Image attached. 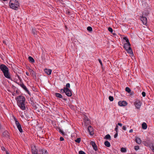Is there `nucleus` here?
<instances>
[{
  "mask_svg": "<svg viewBox=\"0 0 154 154\" xmlns=\"http://www.w3.org/2000/svg\"><path fill=\"white\" fill-rule=\"evenodd\" d=\"M17 103L18 106L22 110L26 109L25 105V99L24 97L23 96L20 95L16 97Z\"/></svg>",
  "mask_w": 154,
  "mask_h": 154,
  "instance_id": "nucleus-1",
  "label": "nucleus"
},
{
  "mask_svg": "<svg viewBox=\"0 0 154 154\" xmlns=\"http://www.w3.org/2000/svg\"><path fill=\"white\" fill-rule=\"evenodd\" d=\"M0 69L4 73L5 76L8 79H10V75L9 73L8 68L5 65L2 64L0 66Z\"/></svg>",
  "mask_w": 154,
  "mask_h": 154,
  "instance_id": "nucleus-2",
  "label": "nucleus"
},
{
  "mask_svg": "<svg viewBox=\"0 0 154 154\" xmlns=\"http://www.w3.org/2000/svg\"><path fill=\"white\" fill-rule=\"evenodd\" d=\"M9 5L11 8L15 10H17L19 7V3L17 0H11Z\"/></svg>",
  "mask_w": 154,
  "mask_h": 154,
  "instance_id": "nucleus-3",
  "label": "nucleus"
},
{
  "mask_svg": "<svg viewBox=\"0 0 154 154\" xmlns=\"http://www.w3.org/2000/svg\"><path fill=\"white\" fill-rule=\"evenodd\" d=\"M16 83L18 84V85H20L27 93H28V94L29 95L30 94L29 91L23 82H20V83H17L16 82Z\"/></svg>",
  "mask_w": 154,
  "mask_h": 154,
  "instance_id": "nucleus-4",
  "label": "nucleus"
},
{
  "mask_svg": "<svg viewBox=\"0 0 154 154\" xmlns=\"http://www.w3.org/2000/svg\"><path fill=\"white\" fill-rule=\"evenodd\" d=\"M65 93L68 97H71L72 95V93L71 90L69 89H66Z\"/></svg>",
  "mask_w": 154,
  "mask_h": 154,
  "instance_id": "nucleus-5",
  "label": "nucleus"
},
{
  "mask_svg": "<svg viewBox=\"0 0 154 154\" xmlns=\"http://www.w3.org/2000/svg\"><path fill=\"white\" fill-rule=\"evenodd\" d=\"M134 104L137 109H139L140 107L141 103L140 101L137 100L135 102Z\"/></svg>",
  "mask_w": 154,
  "mask_h": 154,
  "instance_id": "nucleus-6",
  "label": "nucleus"
},
{
  "mask_svg": "<svg viewBox=\"0 0 154 154\" xmlns=\"http://www.w3.org/2000/svg\"><path fill=\"white\" fill-rule=\"evenodd\" d=\"M140 20L142 21L143 24L146 25L147 23V19L146 17H144L143 15L141 17Z\"/></svg>",
  "mask_w": 154,
  "mask_h": 154,
  "instance_id": "nucleus-7",
  "label": "nucleus"
},
{
  "mask_svg": "<svg viewBox=\"0 0 154 154\" xmlns=\"http://www.w3.org/2000/svg\"><path fill=\"white\" fill-rule=\"evenodd\" d=\"M127 103L125 101H120L118 102V104L120 106H125L127 105Z\"/></svg>",
  "mask_w": 154,
  "mask_h": 154,
  "instance_id": "nucleus-8",
  "label": "nucleus"
},
{
  "mask_svg": "<svg viewBox=\"0 0 154 154\" xmlns=\"http://www.w3.org/2000/svg\"><path fill=\"white\" fill-rule=\"evenodd\" d=\"M38 154H48L47 150L44 149L39 150Z\"/></svg>",
  "mask_w": 154,
  "mask_h": 154,
  "instance_id": "nucleus-9",
  "label": "nucleus"
},
{
  "mask_svg": "<svg viewBox=\"0 0 154 154\" xmlns=\"http://www.w3.org/2000/svg\"><path fill=\"white\" fill-rule=\"evenodd\" d=\"M88 129L90 135H92L93 134V128L91 126L88 127Z\"/></svg>",
  "mask_w": 154,
  "mask_h": 154,
  "instance_id": "nucleus-10",
  "label": "nucleus"
},
{
  "mask_svg": "<svg viewBox=\"0 0 154 154\" xmlns=\"http://www.w3.org/2000/svg\"><path fill=\"white\" fill-rule=\"evenodd\" d=\"M91 143L95 151H97V146L95 142L93 141H91Z\"/></svg>",
  "mask_w": 154,
  "mask_h": 154,
  "instance_id": "nucleus-11",
  "label": "nucleus"
},
{
  "mask_svg": "<svg viewBox=\"0 0 154 154\" xmlns=\"http://www.w3.org/2000/svg\"><path fill=\"white\" fill-rule=\"evenodd\" d=\"M38 152L37 149L35 147L32 149V154H38Z\"/></svg>",
  "mask_w": 154,
  "mask_h": 154,
  "instance_id": "nucleus-12",
  "label": "nucleus"
},
{
  "mask_svg": "<svg viewBox=\"0 0 154 154\" xmlns=\"http://www.w3.org/2000/svg\"><path fill=\"white\" fill-rule=\"evenodd\" d=\"M126 51H127V52L131 54V56L133 55V53L130 47H129L127 49V50H126Z\"/></svg>",
  "mask_w": 154,
  "mask_h": 154,
  "instance_id": "nucleus-13",
  "label": "nucleus"
},
{
  "mask_svg": "<svg viewBox=\"0 0 154 154\" xmlns=\"http://www.w3.org/2000/svg\"><path fill=\"white\" fill-rule=\"evenodd\" d=\"M9 134H10L7 131H4L3 133V136L4 137H7V138L9 137Z\"/></svg>",
  "mask_w": 154,
  "mask_h": 154,
  "instance_id": "nucleus-14",
  "label": "nucleus"
},
{
  "mask_svg": "<svg viewBox=\"0 0 154 154\" xmlns=\"http://www.w3.org/2000/svg\"><path fill=\"white\" fill-rule=\"evenodd\" d=\"M130 45H131L130 43H126L124 44V48L126 50L129 47H130Z\"/></svg>",
  "mask_w": 154,
  "mask_h": 154,
  "instance_id": "nucleus-15",
  "label": "nucleus"
},
{
  "mask_svg": "<svg viewBox=\"0 0 154 154\" xmlns=\"http://www.w3.org/2000/svg\"><path fill=\"white\" fill-rule=\"evenodd\" d=\"M135 141L137 143L140 144L141 143L142 141L138 137H136L135 139Z\"/></svg>",
  "mask_w": 154,
  "mask_h": 154,
  "instance_id": "nucleus-16",
  "label": "nucleus"
},
{
  "mask_svg": "<svg viewBox=\"0 0 154 154\" xmlns=\"http://www.w3.org/2000/svg\"><path fill=\"white\" fill-rule=\"evenodd\" d=\"M44 71L45 73L48 75H50L51 73L52 70L50 69H45Z\"/></svg>",
  "mask_w": 154,
  "mask_h": 154,
  "instance_id": "nucleus-17",
  "label": "nucleus"
},
{
  "mask_svg": "<svg viewBox=\"0 0 154 154\" xmlns=\"http://www.w3.org/2000/svg\"><path fill=\"white\" fill-rule=\"evenodd\" d=\"M142 128L143 129H146L147 128V125L146 123H143L142 124Z\"/></svg>",
  "mask_w": 154,
  "mask_h": 154,
  "instance_id": "nucleus-18",
  "label": "nucleus"
},
{
  "mask_svg": "<svg viewBox=\"0 0 154 154\" xmlns=\"http://www.w3.org/2000/svg\"><path fill=\"white\" fill-rule=\"evenodd\" d=\"M55 95L57 97H58L60 98H63L62 96L59 93H56L55 94Z\"/></svg>",
  "mask_w": 154,
  "mask_h": 154,
  "instance_id": "nucleus-19",
  "label": "nucleus"
},
{
  "mask_svg": "<svg viewBox=\"0 0 154 154\" xmlns=\"http://www.w3.org/2000/svg\"><path fill=\"white\" fill-rule=\"evenodd\" d=\"M105 145L107 147H109L110 146V144L109 142L108 141H106L104 142Z\"/></svg>",
  "mask_w": 154,
  "mask_h": 154,
  "instance_id": "nucleus-20",
  "label": "nucleus"
},
{
  "mask_svg": "<svg viewBox=\"0 0 154 154\" xmlns=\"http://www.w3.org/2000/svg\"><path fill=\"white\" fill-rule=\"evenodd\" d=\"M28 59L29 61L31 62L32 63H33L35 62V60L31 56H29L28 57Z\"/></svg>",
  "mask_w": 154,
  "mask_h": 154,
  "instance_id": "nucleus-21",
  "label": "nucleus"
},
{
  "mask_svg": "<svg viewBox=\"0 0 154 154\" xmlns=\"http://www.w3.org/2000/svg\"><path fill=\"white\" fill-rule=\"evenodd\" d=\"M149 14V13L148 12V11H145L143 12V15L144 17H146Z\"/></svg>",
  "mask_w": 154,
  "mask_h": 154,
  "instance_id": "nucleus-22",
  "label": "nucleus"
},
{
  "mask_svg": "<svg viewBox=\"0 0 154 154\" xmlns=\"http://www.w3.org/2000/svg\"><path fill=\"white\" fill-rule=\"evenodd\" d=\"M104 138L106 139H108V140H111V137H110V135L109 134H108L106 135L105 136V137H104Z\"/></svg>",
  "mask_w": 154,
  "mask_h": 154,
  "instance_id": "nucleus-23",
  "label": "nucleus"
},
{
  "mask_svg": "<svg viewBox=\"0 0 154 154\" xmlns=\"http://www.w3.org/2000/svg\"><path fill=\"white\" fill-rule=\"evenodd\" d=\"M14 120H15V124H16V125L17 127L18 126H19L20 125V124L19 123V122L17 121V119L15 118H14Z\"/></svg>",
  "mask_w": 154,
  "mask_h": 154,
  "instance_id": "nucleus-24",
  "label": "nucleus"
},
{
  "mask_svg": "<svg viewBox=\"0 0 154 154\" xmlns=\"http://www.w3.org/2000/svg\"><path fill=\"white\" fill-rule=\"evenodd\" d=\"M17 127L20 132L21 133L23 132V130L22 129L21 125H20L19 126H18Z\"/></svg>",
  "mask_w": 154,
  "mask_h": 154,
  "instance_id": "nucleus-25",
  "label": "nucleus"
},
{
  "mask_svg": "<svg viewBox=\"0 0 154 154\" xmlns=\"http://www.w3.org/2000/svg\"><path fill=\"white\" fill-rule=\"evenodd\" d=\"M84 122L88 124L89 123V121L87 118H85L84 119Z\"/></svg>",
  "mask_w": 154,
  "mask_h": 154,
  "instance_id": "nucleus-26",
  "label": "nucleus"
},
{
  "mask_svg": "<svg viewBox=\"0 0 154 154\" xmlns=\"http://www.w3.org/2000/svg\"><path fill=\"white\" fill-rule=\"evenodd\" d=\"M125 91L128 93H130V92L131 91L130 89L128 87L126 88Z\"/></svg>",
  "mask_w": 154,
  "mask_h": 154,
  "instance_id": "nucleus-27",
  "label": "nucleus"
},
{
  "mask_svg": "<svg viewBox=\"0 0 154 154\" xmlns=\"http://www.w3.org/2000/svg\"><path fill=\"white\" fill-rule=\"evenodd\" d=\"M121 151L122 152H125L126 151V149L125 148L122 147L121 149Z\"/></svg>",
  "mask_w": 154,
  "mask_h": 154,
  "instance_id": "nucleus-28",
  "label": "nucleus"
},
{
  "mask_svg": "<svg viewBox=\"0 0 154 154\" xmlns=\"http://www.w3.org/2000/svg\"><path fill=\"white\" fill-rule=\"evenodd\" d=\"M150 148L153 152H154V146L152 143L150 146Z\"/></svg>",
  "mask_w": 154,
  "mask_h": 154,
  "instance_id": "nucleus-29",
  "label": "nucleus"
},
{
  "mask_svg": "<svg viewBox=\"0 0 154 154\" xmlns=\"http://www.w3.org/2000/svg\"><path fill=\"white\" fill-rule=\"evenodd\" d=\"M70 87V85L69 83H68L66 84V87H64L65 88V89H69V88Z\"/></svg>",
  "mask_w": 154,
  "mask_h": 154,
  "instance_id": "nucleus-30",
  "label": "nucleus"
},
{
  "mask_svg": "<svg viewBox=\"0 0 154 154\" xmlns=\"http://www.w3.org/2000/svg\"><path fill=\"white\" fill-rule=\"evenodd\" d=\"M87 29L88 31L91 32L92 31V28L91 26H88L87 28Z\"/></svg>",
  "mask_w": 154,
  "mask_h": 154,
  "instance_id": "nucleus-31",
  "label": "nucleus"
},
{
  "mask_svg": "<svg viewBox=\"0 0 154 154\" xmlns=\"http://www.w3.org/2000/svg\"><path fill=\"white\" fill-rule=\"evenodd\" d=\"M109 99L111 101H112L114 100L113 97L111 96H109Z\"/></svg>",
  "mask_w": 154,
  "mask_h": 154,
  "instance_id": "nucleus-32",
  "label": "nucleus"
},
{
  "mask_svg": "<svg viewBox=\"0 0 154 154\" xmlns=\"http://www.w3.org/2000/svg\"><path fill=\"white\" fill-rule=\"evenodd\" d=\"M80 141H81V139L80 138H77L75 140V141L77 143H79L80 142Z\"/></svg>",
  "mask_w": 154,
  "mask_h": 154,
  "instance_id": "nucleus-33",
  "label": "nucleus"
},
{
  "mask_svg": "<svg viewBox=\"0 0 154 154\" xmlns=\"http://www.w3.org/2000/svg\"><path fill=\"white\" fill-rule=\"evenodd\" d=\"M123 39L125 40L127 43H130L128 39L126 37H124L123 38Z\"/></svg>",
  "mask_w": 154,
  "mask_h": 154,
  "instance_id": "nucleus-34",
  "label": "nucleus"
},
{
  "mask_svg": "<svg viewBox=\"0 0 154 154\" xmlns=\"http://www.w3.org/2000/svg\"><path fill=\"white\" fill-rule=\"evenodd\" d=\"M66 89H65V88L64 87L63 89H62L60 90V91L62 93H65V90Z\"/></svg>",
  "mask_w": 154,
  "mask_h": 154,
  "instance_id": "nucleus-35",
  "label": "nucleus"
},
{
  "mask_svg": "<svg viewBox=\"0 0 154 154\" xmlns=\"http://www.w3.org/2000/svg\"><path fill=\"white\" fill-rule=\"evenodd\" d=\"M58 130H59V131L60 133H61V134H62L63 135H64V133L63 131L62 130H61L60 128H59Z\"/></svg>",
  "mask_w": 154,
  "mask_h": 154,
  "instance_id": "nucleus-36",
  "label": "nucleus"
},
{
  "mask_svg": "<svg viewBox=\"0 0 154 154\" xmlns=\"http://www.w3.org/2000/svg\"><path fill=\"white\" fill-rule=\"evenodd\" d=\"M108 30L109 32H113V29L111 27H109L108 28Z\"/></svg>",
  "mask_w": 154,
  "mask_h": 154,
  "instance_id": "nucleus-37",
  "label": "nucleus"
},
{
  "mask_svg": "<svg viewBox=\"0 0 154 154\" xmlns=\"http://www.w3.org/2000/svg\"><path fill=\"white\" fill-rule=\"evenodd\" d=\"M118 125H116V128L115 129V131H116V133H118Z\"/></svg>",
  "mask_w": 154,
  "mask_h": 154,
  "instance_id": "nucleus-38",
  "label": "nucleus"
},
{
  "mask_svg": "<svg viewBox=\"0 0 154 154\" xmlns=\"http://www.w3.org/2000/svg\"><path fill=\"white\" fill-rule=\"evenodd\" d=\"M79 154H86V153L82 151H80L79 152Z\"/></svg>",
  "mask_w": 154,
  "mask_h": 154,
  "instance_id": "nucleus-39",
  "label": "nucleus"
},
{
  "mask_svg": "<svg viewBox=\"0 0 154 154\" xmlns=\"http://www.w3.org/2000/svg\"><path fill=\"white\" fill-rule=\"evenodd\" d=\"M32 32L34 35H35L36 33V30L35 29H32Z\"/></svg>",
  "mask_w": 154,
  "mask_h": 154,
  "instance_id": "nucleus-40",
  "label": "nucleus"
},
{
  "mask_svg": "<svg viewBox=\"0 0 154 154\" xmlns=\"http://www.w3.org/2000/svg\"><path fill=\"white\" fill-rule=\"evenodd\" d=\"M139 149V146H134V149L137 150Z\"/></svg>",
  "mask_w": 154,
  "mask_h": 154,
  "instance_id": "nucleus-41",
  "label": "nucleus"
},
{
  "mask_svg": "<svg viewBox=\"0 0 154 154\" xmlns=\"http://www.w3.org/2000/svg\"><path fill=\"white\" fill-rule=\"evenodd\" d=\"M142 94L143 97H144L146 96V93L144 92H143L142 93Z\"/></svg>",
  "mask_w": 154,
  "mask_h": 154,
  "instance_id": "nucleus-42",
  "label": "nucleus"
},
{
  "mask_svg": "<svg viewBox=\"0 0 154 154\" xmlns=\"http://www.w3.org/2000/svg\"><path fill=\"white\" fill-rule=\"evenodd\" d=\"M64 140V138L62 137H60V140L61 141H63Z\"/></svg>",
  "mask_w": 154,
  "mask_h": 154,
  "instance_id": "nucleus-43",
  "label": "nucleus"
},
{
  "mask_svg": "<svg viewBox=\"0 0 154 154\" xmlns=\"http://www.w3.org/2000/svg\"><path fill=\"white\" fill-rule=\"evenodd\" d=\"M98 61H99V62L100 63V65L101 66H102V61H101V60H100V59H98Z\"/></svg>",
  "mask_w": 154,
  "mask_h": 154,
  "instance_id": "nucleus-44",
  "label": "nucleus"
},
{
  "mask_svg": "<svg viewBox=\"0 0 154 154\" xmlns=\"http://www.w3.org/2000/svg\"><path fill=\"white\" fill-rule=\"evenodd\" d=\"M118 133H116V134L114 135V137L116 138L118 136Z\"/></svg>",
  "mask_w": 154,
  "mask_h": 154,
  "instance_id": "nucleus-45",
  "label": "nucleus"
},
{
  "mask_svg": "<svg viewBox=\"0 0 154 154\" xmlns=\"http://www.w3.org/2000/svg\"><path fill=\"white\" fill-rule=\"evenodd\" d=\"M122 129L124 130H126V128L125 126H123L122 128Z\"/></svg>",
  "mask_w": 154,
  "mask_h": 154,
  "instance_id": "nucleus-46",
  "label": "nucleus"
},
{
  "mask_svg": "<svg viewBox=\"0 0 154 154\" xmlns=\"http://www.w3.org/2000/svg\"><path fill=\"white\" fill-rule=\"evenodd\" d=\"M118 125L119 126H120L121 127L122 126V124L121 123H118Z\"/></svg>",
  "mask_w": 154,
  "mask_h": 154,
  "instance_id": "nucleus-47",
  "label": "nucleus"
},
{
  "mask_svg": "<svg viewBox=\"0 0 154 154\" xmlns=\"http://www.w3.org/2000/svg\"><path fill=\"white\" fill-rule=\"evenodd\" d=\"M133 131V129H130V130H129V132L130 133H132Z\"/></svg>",
  "mask_w": 154,
  "mask_h": 154,
  "instance_id": "nucleus-48",
  "label": "nucleus"
},
{
  "mask_svg": "<svg viewBox=\"0 0 154 154\" xmlns=\"http://www.w3.org/2000/svg\"><path fill=\"white\" fill-rule=\"evenodd\" d=\"M26 75H27V76H29V73L28 72H26Z\"/></svg>",
  "mask_w": 154,
  "mask_h": 154,
  "instance_id": "nucleus-49",
  "label": "nucleus"
},
{
  "mask_svg": "<svg viewBox=\"0 0 154 154\" xmlns=\"http://www.w3.org/2000/svg\"><path fill=\"white\" fill-rule=\"evenodd\" d=\"M70 13V12L69 11H67L66 12V13L68 14H69Z\"/></svg>",
  "mask_w": 154,
  "mask_h": 154,
  "instance_id": "nucleus-50",
  "label": "nucleus"
},
{
  "mask_svg": "<svg viewBox=\"0 0 154 154\" xmlns=\"http://www.w3.org/2000/svg\"><path fill=\"white\" fill-rule=\"evenodd\" d=\"M65 101H66L67 100V99L66 98H62Z\"/></svg>",
  "mask_w": 154,
  "mask_h": 154,
  "instance_id": "nucleus-51",
  "label": "nucleus"
},
{
  "mask_svg": "<svg viewBox=\"0 0 154 154\" xmlns=\"http://www.w3.org/2000/svg\"><path fill=\"white\" fill-rule=\"evenodd\" d=\"M33 105L32 104V105L34 107H35V108L36 107V106H34V103H33Z\"/></svg>",
  "mask_w": 154,
  "mask_h": 154,
  "instance_id": "nucleus-52",
  "label": "nucleus"
},
{
  "mask_svg": "<svg viewBox=\"0 0 154 154\" xmlns=\"http://www.w3.org/2000/svg\"><path fill=\"white\" fill-rule=\"evenodd\" d=\"M5 149V148L4 147H3L2 148V149L3 150H4Z\"/></svg>",
  "mask_w": 154,
  "mask_h": 154,
  "instance_id": "nucleus-53",
  "label": "nucleus"
},
{
  "mask_svg": "<svg viewBox=\"0 0 154 154\" xmlns=\"http://www.w3.org/2000/svg\"><path fill=\"white\" fill-rule=\"evenodd\" d=\"M133 94H134L133 92H131V95H133Z\"/></svg>",
  "mask_w": 154,
  "mask_h": 154,
  "instance_id": "nucleus-54",
  "label": "nucleus"
},
{
  "mask_svg": "<svg viewBox=\"0 0 154 154\" xmlns=\"http://www.w3.org/2000/svg\"><path fill=\"white\" fill-rule=\"evenodd\" d=\"M3 43H4V44H5V43H6L5 41H3Z\"/></svg>",
  "mask_w": 154,
  "mask_h": 154,
  "instance_id": "nucleus-55",
  "label": "nucleus"
},
{
  "mask_svg": "<svg viewBox=\"0 0 154 154\" xmlns=\"http://www.w3.org/2000/svg\"><path fill=\"white\" fill-rule=\"evenodd\" d=\"M112 34H113V35H116V34H115V33H112Z\"/></svg>",
  "mask_w": 154,
  "mask_h": 154,
  "instance_id": "nucleus-56",
  "label": "nucleus"
},
{
  "mask_svg": "<svg viewBox=\"0 0 154 154\" xmlns=\"http://www.w3.org/2000/svg\"><path fill=\"white\" fill-rule=\"evenodd\" d=\"M6 154H9V153H8V152H7Z\"/></svg>",
  "mask_w": 154,
  "mask_h": 154,
  "instance_id": "nucleus-57",
  "label": "nucleus"
},
{
  "mask_svg": "<svg viewBox=\"0 0 154 154\" xmlns=\"http://www.w3.org/2000/svg\"><path fill=\"white\" fill-rule=\"evenodd\" d=\"M4 1H7V0H3Z\"/></svg>",
  "mask_w": 154,
  "mask_h": 154,
  "instance_id": "nucleus-58",
  "label": "nucleus"
},
{
  "mask_svg": "<svg viewBox=\"0 0 154 154\" xmlns=\"http://www.w3.org/2000/svg\"><path fill=\"white\" fill-rule=\"evenodd\" d=\"M18 77L19 79H20V77L19 76H18Z\"/></svg>",
  "mask_w": 154,
  "mask_h": 154,
  "instance_id": "nucleus-59",
  "label": "nucleus"
},
{
  "mask_svg": "<svg viewBox=\"0 0 154 154\" xmlns=\"http://www.w3.org/2000/svg\"><path fill=\"white\" fill-rule=\"evenodd\" d=\"M31 71H33V70H32V69H31Z\"/></svg>",
  "mask_w": 154,
  "mask_h": 154,
  "instance_id": "nucleus-60",
  "label": "nucleus"
},
{
  "mask_svg": "<svg viewBox=\"0 0 154 154\" xmlns=\"http://www.w3.org/2000/svg\"><path fill=\"white\" fill-rule=\"evenodd\" d=\"M27 154H29V153H28Z\"/></svg>",
  "mask_w": 154,
  "mask_h": 154,
  "instance_id": "nucleus-61",
  "label": "nucleus"
}]
</instances>
